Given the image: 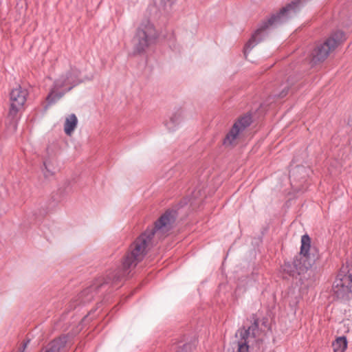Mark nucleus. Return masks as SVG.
Here are the masks:
<instances>
[{
	"mask_svg": "<svg viewBox=\"0 0 352 352\" xmlns=\"http://www.w3.org/2000/svg\"><path fill=\"white\" fill-rule=\"evenodd\" d=\"M177 217L175 209H168L155 222L154 226L147 228L130 245L129 251L122 258L121 266L113 271L107 272L104 276L99 277L95 282L82 291L75 300L70 302L69 307L74 309L80 305L91 302L96 294L107 286H116L128 277L138 263L142 261L148 250L155 244V237H162L173 228Z\"/></svg>",
	"mask_w": 352,
	"mask_h": 352,
	"instance_id": "obj_1",
	"label": "nucleus"
},
{
	"mask_svg": "<svg viewBox=\"0 0 352 352\" xmlns=\"http://www.w3.org/2000/svg\"><path fill=\"white\" fill-rule=\"evenodd\" d=\"M305 0H295L282 8L279 12L273 14L267 20L261 21L257 29L254 31L251 38L244 47L245 55L254 46L264 40L267 36L270 30L286 22L292 17V14H296L304 6Z\"/></svg>",
	"mask_w": 352,
	"mask_h": 352,
	"instance_id": "obj_2",
	"label": "nucleus"
},
{
	"mask_svg": "<svg viewBox=\"0 0 352 352\" xmlns=\"http://www.w3.org/2000/svg\"><path fill=\"white\" fill-rule=\"evenodd\" d=\"M311 247V239L308 234L301 237L300 253L295 256L292 261H285L281 266L282 271L288 276L297 278L304 275L312 265L309 260V251Z\"/></svg>",
	"mask_w": 352,
	"mask_h": 352,
	"instance_id": "obj_3",
	"label": "nucleus"
},
{
	"mask_svg": "<svg viewBox=\"0 0 352 352\" xmlns=\"http://www.w3.org/2000/svg\"><path fill=\"white\" fill-rule=\"evenodd\" d=\"M80 76V72L76 67H71L69 70L60 75L54 82L53 88L47 97L49 105L55 103L60 99L65 93L71 91L74 87L84 82Z\"/></svg>",
	"mask_w": 352,
	"mask_h": 352,
	"instance_id": "obj_4",
	"label": "nucleus"
},
{
	"mask_svg": "<svg viewBox=\"0 0 352 352\" xmlns=\"http://www.w3.org/2000/svg\"><path fill=\"white\" fill-rule=\"evenodd\" d=\"M333 294L340 300H349L352 294V261L340 268L333 285Z\"/></svg>",
	"mask_w": 352,
	"mask_h": 352,
	"instance_id": "obj_5",
	"label": "nucleus"
},
{
	"mask_svg": "<svg viewBox=\"0 0 352 352\" xmlns=\"http://www.w3.org/2000/svg\"><path fill=\"white\" fill-rule=\"evenodd\" d=\"M345 39L346 37L344 32L341 30L333 32L325 41L318 44L313 50L311 54V62L312 64L316 65L323 62L328 57L329 53L334 50Z\"/></svg>",
	"mask_w": 352,
	"mask_h": 352,
	"instance_id": "obj_6",
	"label": "nucleus"
},
{
	"mask_svg": "<svg viewBox=\"0 0 352 352\" xmlns=\"http://www.w3.org/2000/svg\"><path fill=\"white\" fill-rule=\"evenodd\" d=\"M157 37L155 29L149 21L142 23L133 38V52L140 54L153 44Z\"/></svg>",
	"mask_w": 352,
	"mask_h": 352,
	"instance_id": "obj_7",
	"label": "nucleus"
},
{
	"mask_svg": "<svg viewBox=\"0 0 352 352\" xmlns=\"http://www.w3.org/2000/svg\"><path fill=\"white\" fill-rule=\"evenodd\" d=\"M28 95V90L20 85L12 89L10 93V109L8 118L10 119V124L12 125L14 131L16 129V116L23 108Z\"/></svg>",
	"mask_w": 352,
	"mask_h": 352,
	"instance_id": "obj_8",
	"label": "nucleus"
},
{
	"mask_svg": "<svg viewBox=\"0 0 352 352\" xmlns=\"http://www.w3.org/2000/svg\"><path fill=\"white\" fill-rule=\"evenodd\" d=\"M258 319H254V322L248 329L243 327L236 331V337H240L237 341V352H249V342L258 332Z\"/></svg>",
	"mask_w": 352,
	"mask_h": 352,
	"instance_id": "obj_9",
	"label": "nucleus"
},
{
	"mask_svg": "<svg viewBox=\"0 0 352 352\" xmlns=\"http://www.w3.org/2000/svg\"><path fill=\"white\" fill-rule=\"evenodd\" d=\"M252 123V117L250 113H246L239 117L234 123L230 131L226 134L223 140L225 146L232 145L239 134L245 131Z\"/></svg>",
	"mask_w": 352,
	"mask_h": 352,
	"instance_id": "obj_10",
	"label": "nucleus"
},
{
	"mask_svg": "<svg viewBox=\"0 0 352 352\" xmlns=\"http://www.w3.org/2000/svg\"><path fill=\"white\" fill-rule=\"evenodd\" d=\"M67 342V336H59L48 343L40 352H60V351L65 348Z\"/></svg>",
	"mask_w": 352,
	"mask_h": 352,
	"instance_id": "obj_11",
	"label": "nucleus"
},
{
	"mask_svg": "<svg viewBox=\"0 0 352 352\" xmlns=\"http://www.w3.org/2000/svg\"><path fill=\"white\" fill-rule=\"evenodd\" d=\"M182 117V111L181 109H177L173 115L170 116L169 121L166 123L167 129L172 131L175 130L176 126L179 124Z\"/></svg>",
	"mask_w": 352,
	"mask_h": 352,
	"instance_id": "obj_12",
	"label": "nucleus"
},
{
	"mask_svg": "<svg viewBox=\"0 0 352 352\" xmlns=\"http://www.w3.org/2000/svg\"><path fill=\"white\" fill-rule=\"evenodd\" d=\"M78 123V119L75 114H71L68 118H66L64 124V131L67 135H71L76 127Z\"/></svg>",
	"mask_w": 352,
	"mask_h": 352,
	"instance_id": "obj_13",
	"label": "nucleus"
},
{
	"mask_svg": "<svg viewBox=\"0 0 352 352\" xmlns=\"http://www.w3.org/2000/svg\"><path fill=\"white\" fill-rule=\"evenodd\" d=\"M333 352H344L347 348V340L345 336H340L332 343Z\"/></svg>",
	"mask_w": 352,
	"mask_h": 352,
	"instance_id": "obj_14",
	"label": "nucleus"
},
{
	"mask_svg": "<svg viewBox=\"0 0 352 352\" xmlns=\"http://www.w3.org/2000/svg\"><path fill=\"white\" fill-rule=\"evenodd\" d=\"M193 347L192 343H185L182 345L173 344L170 352H192Z\"/></svg>",
	"mask_w": 352,
	"mask_h": 352,
	"instance_id": "obj_15",
	"label": "nucleus"
},
{
	"mask_svg": "<svg viewBox=\"0 0 352 352\" xmlns=\"http://www.w3.org/2000/svg\"><path fill=\"white\" fill-rule=\"evenodd\" d=\"M45 168L43 170L44 176L48 177L54 175V171L51 169L50 164L47 161L43 162Z\"/></svg>",
	"mask_w": 352,
	"mask_h": 352,
	"instance_id": "obj_16",
	"label": "nucleus"
},
{
	"mask_svg": "<svg viewBox=\"0 0 352 352\" xmlns=\"http://www.w3.org/2000/svg\"><path fill=\"white\" fill-rule=\"evenodd\" d=\"M254 352H265V346L262 340H256V349Z\"/></svg>",
	"mask_w": 352,
	"mask_h": 352,
	"instance_id": "obj_17",
	"label": "nucleus"
},
{
	"mask_svg": "<svg viewBox=\"0 0 352 352\" xmlns=\"http://www.w3.org/2000/svg\"><path fill=\"white\" fill-rule=\"evenodd\" d=\"M305 170V167L303 166H296V168H294L292 170L290 171V177H294L296 173H299L300 171H303Z\"/></svg>",
	"mask_w": 352,
	"mask_h": 352,
	"instance_id": "obj_18",
	"label": "nucleus"
},
{
	"mask_svg": "<svg viewBox=\"0 0 352 352\" xmlns=\"http://www.w3.org/2000/svg\"><path fill=\"white\" fill-rule=\"evenodd\" d=\"M288 91H289V87H288V86H286L283 89L281 92L278 95V97L280 98L285 97L287 95Z\"/></svg>",
	"mask_w": 352,
	"mask_h": 352,
	"instance_id": "obj_19",
	"label": "nucleus"
},
{
	"mask_svg": "<svg viewBox=\"0 0 352 352\" xmlns=\"http://www.w3.org/2000/svg\"><path fill=\"white\" fill-rule=\"evenodd\" d=\"M30 340L27 339L22 344V346L19 349L18 351L24 352L25 348L27 347L28 344L30 343Z\"/></svg>",
	"mask_w": 352,
	"mask_h": 352,
	"instance_id": "obj_20",
	"label": "nucleus"
},
{
	"mask_svg": "<svg viewBox=\"0 0 352 352\" xmlns=\"http://www.w3.org/2000/svg\"><path fill=\"white\" fill-rule=\"evenodd\" d=\"M164 1H170V0H163Z\"/></svg>",
	"mask_w": 352,
	"mask_h": 352,
	"instance_id": "obj_21",
	"label": "nucleus"
},
{
	"mask_svg": "<svg viewBox=\"0 0 352 352\" xmlns=\"http://www.w3.org/2000/svg\"><path fill=\"white\" fill-rule=\"evenodd\" d=\"M17 352H23V351H18Z\"/></svg>",
	"mask_w": 352,
	"mask_h": 352,
	"instance_id": "obj_22",
	"label": "nucleus"
}]
</instances>
